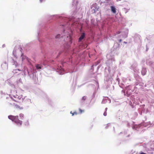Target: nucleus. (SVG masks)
Masks as SVG:
<instances>
[{
	"mask_svg": "<svg viewBox=\"0 0 154 154\" xmlns=\"http://www.w3.org/2000/svg\"><path fill=\"white\" fill-rule=\"evenodd\" d=\"M20 119L21 120H22L24 118V115L23 114H20Z\"/></svg>",
	"mask_w": 154,
	"mask_h": 154,
	"instance_id": "nucleus-5",
	"label": "nucleus"
},
{
	"mask_svg": "<svg viewBox=\"0 0 154 154\" xmlns=\"http://www.w3.org/2000/svg\"><path fill=\"white\" fill-rule=\"evenodd\" d=\"M142 74H143V75H145V73H144V74H143V72H142Z\"/></svg>",
	"mask_w": 154,
	"mask_h": 154,
	"instance_id": "nucleus-14",
	"label": "nucleus"
},
{
	"mask_svg": "<svg viewBox=\"0 0 154 154\" xmlns=\"http://www.w3.org/2000/svg\"><path fill=\"white\" fill-rule=\"evenodd\" d=\"M85 37V34L84 33H83L81 36L80 37L79 39V41H81Z\"/></svg>",
	"mask_w": 154,
	"mask_h": 154,
	"instance_id": "nucleus-3",
	"label": "nucleus"
},
{
	"mask_svg": "<svg viewBox=\"0 0 154 154\" xmlns=\"http://www.w3.org/2000/svg\"><path fill=\"white\" fill-rule=\"evenodd\" d=\"M8 118L12 121L15 123L17 125H21L22 123V121L19 119L18 116H14L10 115L8 116Z\"/></svg>",
	"mask_w": 154,
	"mask_h": 154,
	"instance_id": "nucleus-2",
	"label": "nucleus"
},
{
	"mask_svg": "<svg viewBox=\"0 0 154 154\" xmlns=\"http://www.w3.org/2000/svg\"><path fill=\"white\" fill-rule=\"evenodd\" d=\"M122 39H120V40H119V42H122Z\"/></svg>",
	"mask_w": 154,
	"mask_h": 154,
	"instance_id": "nucleus-13",
	"label": "nucleus"
},
{
	"mask_svg": "<svg viewBox=\"0 0 154 154\" xmlns=\"http://www.w3.org/2000/svg\"><path fill=\"white\" fill-rule=\"evenodd\" d=\"M68 35H67L66 36V37H68Z\"/></svg>",
	"mask_w": 154,
	"mask_h": 154,
	"instance_id": "nucleus-16",
	"label": "nucleus"
},
{
	"mask_svg": "<svg viewBox=\"0 0 154 154\" xmlns=\"http://www.w3.org/2000/svg\"><path fill=\"white\" fill-rule=\"evenodd\" d=\"M73 114H74V115H77L78 113L76 112H73Z\"/></svg>",
	"mask_w": 154,
	"mask_h": 154,
	"instance_id": "nucleus-11",
	"label": "nucleus"
},
{
	"mask_svg": "<svg viewBox=\"0 0 154 154\" xmlns=\"http://www.w3.org/2000/svg\"><path fill=\"white\" fill-rule=\"evenodd\" d=\"M70 113L72 114V116H73L74 115V114H73V113H72V111L70 112Z\"/></svg>",
	"mask_w": 154,
	"mask_h": 154,
	"instance_id": "nucleus-12",
	"label": "nucleus"
},
{
	"mask_svg": "<svg viewBox=\"0 0 154 154\" xmlns=\"http://www.w3.org/2000/svg\"><path fill=\"white\" fill-rule=\"evenodd\" d=\"M86 99V97L85 96H84L82 97V100H84Z\"/></svg>",
	"mask_w": 154,
	"mask_h": 154,
	"instance_id": "nucleus-9",
	"label": "nucleus"
},
{
	"mask_svg": "<svg viewBox=\"0 0 154 154\" xmlns=\"http://www.w3.org/2000/svg\"><path fill=\"white\" fill-rule=\"evenodd\" d=\"M16 91H13L11 92L10 95V98L8 101V103L11 105H15V108L17 109L21 110L23 109L22 105H15L14 102L20 103L23 100V97L22 95L18 96L17 94Z\"/></svg>",
	"mask_w": 154,
	"mask_h": 154,
	"instance_id": "nucleus-1",
	"label": "nucleus"
},
{
	"mask_svg": "<svg viewBox=\"0 0 154 154\" xmlns=\"http://www.w3.org/2000/svg\"><path fill=\"white\" fill-rule=\"evenodd\" d=\"M79 110L80 113H82V112H84V110H82L81 109H79Z\"/></svg>",
	"mask_w": 154,
	"mask_h": 154,
	"instance_id": "nucleus-7",
	"label": "nucleus"
},
{
	"mask_svg": "<svg viewBox=\"0 0 154 154\" xmlns=\"http://www.w3.org/2000/svg\"><path fill=\"white\" fill-rule=\"evenodd\" d=\"M107 108H106V109H105V110H106H106H107Z\"/></svg>",
	"mask_w": 154,
	"mask_h": 154,
	"instance_id": "nucleus-15",
	"label": "nucleus"
},
{
	"mask_svg": "<svg viewBox=\"0 0 154 154\" xmlns=\"http://www.w3.org/2000/svg\"><path fill=\"white\" fill-rule=\"evenodd\" d=\"M103 115L105 116H106L107 115V112L106 111H105L104 113H103Z\"/></svg>",
	"mask_w": 154,
	"mask_h": 154,
	"instance_id": "nucleus-10",
	"label": "nucleus"
},
{
	"mask_svg": "<svg viewBox=\"0 0 154 154\" xmlns=\"http://www.w3.org/2000/svg\"><path fill=\"white\" fill-rule=\"evenodd\" d=\"M110 8L112 12L114 14H115L116 13V11L115 7L113 6H111Z\"/></svg>",
	"mask_w": 154,
	"mask_h": 154,
	"instance_id": "nucleus-4",
	"label": "nucleus"
},
{
	"mask_svg": "<svg viewBox=\"0 0 154 154\" xmlns=\"http://www.w3.org/2000/svg\"><path fill=\"white\" fill-rule=\"evenodd\" d=\"M36 67L37 69H40L42 68L41 67V66H40L39 65V64H38V65H36Z\"/></svg>",
	"mask_w": 154,
	"mask_h": 154,
	"instance_id": "nucleus-6",
	"label": "nucleus"
},
{
	"mask_svg": "<svg viewBox=\"0 0 154 154\" xmlns=\"http://www.w3.org/2000/svg\"><path fill=\"white\" fill-rule=\"evenodd\" d=\"M124 43H126V42H124Z\"/></svg>",
	"mask_w": 154,
	"mask_h": 154,
	"instance_id": "nucleus-17",
	"label": "nucleus"
},
{
	"mask_svg": "<svg viewBox=\"0 0 154 154\" xmlns=\"http://www.w3.org/2000/svg\"><path fill=\"white\" fill-rule=\"evenodd\" d=\"M60 36V34H58L56 36V38H59Z\"/></svg>",
	"mask_w": 154,
	"mask_h": 154,
	"instance_id": "nucleus-8",
	"label": "nucleus"
}]
</instances>
